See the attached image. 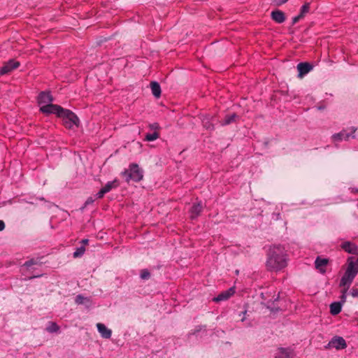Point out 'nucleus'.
I'll use <instances>...</instances> for the list:
<instances>
[{"label": "nucleus", "instance_id": "nucleus-1", "mask_svg": "<svg viewBox=\"0 0 358 358\" xmlns=\"http://www.w3.org/2000/svg\"><path fill=\"white\" fill-rule=\"evenodd\" d=\"M288 255L282 245H273L267 251L266 266L268 271H278L287 266Z\"/></svg>", "mask_w": 358, "mask_h": 358}, {"label": "nucleus", "instance_id": "nucleus-2", "mask_svg": "<svg viewBox=\"0 0 358 358\" xmlns=\"http://www.w3.org/2000/svg\"><path fill=\"white\" fill-rule=\"evenodd\" d=\"M357 273L358 259H355L354 257H350L348 259V266L341 279L339 286L347 287V289H348Z\"/></svg>", "mask_w": 358, "mask_h": 358}, {"label": "nucleus", "instance_id": "nucleus-3", "mask_svg": "<svg viewBox=\"0 0 358 358\" xmlns=\"http://www.w3.org/2000/svg\"><path fill=\"white\" fill-rule=\"evenodd\" d=\"M59 117H62L64 127L67 129H73L79 126V118L72 111L68 109H63Z\"/></svg>", "mask_w": 358, "mask_h": 358}, {"label": "nucleus", "instance_id": "nucleus-4", "mask_svg": "<svg viewBox=\"0 0 358 358\" xmlns=\"http://www.w3.org/2000/svg\"><path fill=\"white\" fill-rule=\"evenodd\" d=\"M122 175L126 177L127 182L131 180L135 182H139L143 177L142 170L136 164H131L129 170H125L122 172Z\"/></svg>", "mask_w": 358, "mask_h": 358}, {"label": "nucleus", "instance_id": "nucleus-5", "mask_svg": "<svg viewBox=\"0 0 358 358\" xmlns=\"http://www.w3.org/2000/svg\"><path fill=\"white\" fill-rule=\"evenodd\" d=\"M357 131V128L352 127L348 129H343L339 133L334 134L331 138L334 142H340L342 141H348L350 138H355V133Z\"/></svg>", "mask_w": 358, "mask_h": 358}, {"label": "nucleus", "instance_id": "nucleus-6", "mask_svg": "<svg viewBox=\"0 0 358 358\" xmlns=\"http://www.w3.org/2000/svg\"><path fill=\"white\" fill-rule=\"evenodd\" d=\"M63 109L64 108L60 106L50 103L41 106L40 111L45 114H56L58 117H59Z\"/></svg>", "mask_w": 358, "mask_h": 358}, {"label": "nucleus", "instance_id": "nucleus-7", "mask_svg": "<svg viewBox=\"0 0 358 358\" xmlns=\"http://www.w3.org/2000/svg\"><path fill=\"white\" fill-rule=\"evenodd\" d=\"M120 185L118 180L115 179L108 182L96 194L98 199H101L103 196L113 189L117 188Z\"/></svg>", "mask_w": 358, "mask_h": 358}, {"label": "nucleus", "instance_id": "nucleus-8", "mask_svg": "<svg viewBox=\"0 0 358 358\" xmlns=\"http://www.w3.org/2000/svg\"><path fill=\"white\" fill-rule=\"evenodd\" d=\"M346 347V342L343 337L334 336L331 338V340L329 342V343L325 348H336V350H343L345 349Z\"/></svg>", "mask_w": 358, "mask_h": 358}, {"label": "nucleus", "instance_id": "nucleus-9", "mask_svg": "<svg viewBox=\"0 0 358 358\" xmlns=\"http://www.w3.org/2000/svg\"><path fill=\"white\" fill-rule=\"evenodd\" d=\"M19 66V62L14 59H10L7 62L4 63L1 67H0V76L8 74Z\"/></svg>", "mask_w": 358, "mask_h": 358}, {"label": "nucleus", "instance_id": "nucleus-10", "mask_svg": "<svg viewBox=\"0 0 358 358\" xmlns=\"http://www.w3.org/2000/svg\"><path fill=\"white\" fill-rule=\"evenodd\" d=\"M235 293V288L231 287L229 289L221 292L216 297L213 299V301L215 302H220L222 301L227 300Z\"/></svg>", "mask_w": 358, "mask_h": 358}, {"label": "nucleus", "instance_id": "nucleus-11", "mask_svg": "<svg viewBox=\"0 0 358 358\" xmlns=\"http://www.w3.org/2000/svg\"><path fill=\"white\" fill-rule=\"evenodd\" d=\"M294 355L293 350L289 348H280L275 353V358H291Z\"/></svg>", "mask_w": 358, "mask_h": 358}, {"label": "nucleus", "instance_id": "nucleus-12", "mask_svg": "<svg viewBox=\"0 0 358 358\" xmlns=\"http://www.w3.org/2000/svg\"><path fill=\"white\" fill-rule=\"evenodd\" d=\"M53 101V97L50 92H41L38 96V103L39 105L48 104Z\"/></svg>", "mask_w": 358, "mask_h": 358}, {"label": "nucleus", "instance_id": "nucleus-13", "mask_svg": "<svg viewBox=\"0 0 358 358\" xmlns=\"http://www.w3.org/2000/svg\"><path fill=\"white\" fill-rule=\"evenodd\" d=\"M328 264V259L326 258H320L317 257L315 261V268L319 270L321 273L326 272V266Z\"/></svg>", "mask_w": 358, "mask_h": 358}, {"label": "nucleus", "instance_id": "nucleus-14", "mask_svg": "<svg viewBox=\"0 0 358 358\" xmlns=\"http://www.w3.org/2000/svg\"><path fill=\"white\" fill-rule=\"evenodd\" d=\"M96 327L102 338H110L111 337L112 331L107 328L105 324L102 323H97Z\"/></svg>", "mask_w": 358, "mask_h": 358}, {"label": "nucleus", "instance_id": "nucleus-15", "mask_svg": "<svg viewBox=\"0 0 358 358\" xmlns=\"http://www.w3.org/2000/svg\"><path fill=\"white\" fill-rule=\"evenodd\" d=\"M203 206L201 202H197L193 204L190 209V217L192 220L196 219L201 213Z\"/></svg>", "mask_w": 358, "mask_h": 358}, {"label": "nucleus", "instance_id": "nucleus-16", "mask_svg": "<svg viewBox=\"0 0 358 358\" xmlns=\"http://www.w3.org/2000/svg\"><path fill=\"white\" fill-rule=\"evenodd\" d=\"M341 248L343 250H344L345 252L350 253V254H357L358 253V247L350 242V241H345L343 242L341 244Z\"/></svg>", "mask_w": 358, "mask_h": 358}, {"label": "nucleus", "instance_id": "nucleus-17", "mask_svg": "<svg viewBox=\"0 0 358 358\" xmlns=\"http://www.w3.org/2000/svg\"><path fill=\"white\" fill-rule=\"evenodd\" d=\"M313 67L308 63H299L297 65V69L299 71V76L303 77L304 75L307 74L312 70Z\"/></svg>", "mask_w": 358, "mask_h": 358}, {"label": "nucleus", "instance_id": "nucleus-18", "mask_svg": "<svg viewBox=\"0 0 358 358\" xmlns=\"http://www.w3.org/2000/svg\"><path fill=\"white\" fill-rule=\"evenodd\" d=\"M271 18L277 23H282L285 20V16L282 11L280 10H273L271 12Z\"/></svg>", "mask_w": 358, "mask_h": 358}, {"label": "nucleus", "instance_id": "nucleus-19", "mask_svg": "<svg viewBox=\"0 0 358 358\" xmlns=\"http://www.w3.org/2000/svg\"><path fill=\"white\" fill-rule=\"evenodd\" d=\"M342 303L335 301L330 305V313L333 315H336L341 313L342 309Z\"/></svg>", "mask_w": 358, "mask_h": 358}, {"label": "nucleus", "instance_id": "nucleus-20", "mask_svg": "<svg viewBox=\"0 0 358 358\" xmlns=\"http://www.w3.org/2000/svg\"><path fill=\"white\" fill-rule=\"evenodd\" d=\"M150 87L152 94L157 98L159 97L161 95V87L159 84L157 82L152 81L150 83Z\"/></svg>", "mask_w": 358, "mask_h": 358}, {"label": "nucleus", "instance_id": "nucleus-21", "mask_svg": "<svg viewBox=\"0 0 358 358\" xmlns=\"http://www.w3.org/2000/svg\"><path fill=\"white\" fill-rule=\"evenodd\" d=\"M236 117V115L235 113H233L231 115H227L224 119L221 122L222 125H227L231 124V122L235 121V119Z\"/></svg>", "mask_w": 358, "mask_h": 358}, {"label": "nucleus", "instance_id": "nucleus-22", "mask_svg": "<svg viewBox=\"0 0 358 358\" xmlns=\"http://www.w3.org/2000/svg\"><path fill=\"white\" fill-rule=\"evenodd\" d=\"M59 326L55 322H50L46 330L50 333H55L59 330Z\"/></svg>", "mask_w": 358, "mask_h": 358}, {"label": "nucleus", "instance_id": "nucleus-23", "mask_svg": "<svg viewBox=\"0 0 358 358\" xmlns=\"http://www.w3.org/2000/svg\"><path fill=\"white\" fill-rule=\"evenodd\" d=\"M159 135L157 131L152 134H147L145 137V140L147 141H153L159 138Z\"/></svg>", "mask_w": 358, "mask_h": 358}, {"label": "nucleus", "instance_id": "nucleus-24", "mask_svg": "<svg viewBox=\"0 0 358 358\" xmlns=\"http://www.w3.org/2000/svg\"><path fill=\"white\" fill-rule=\"evenodd\" d=\"M310 9V3H306L304 5L302 6L300 10V15L303 17L309 12Z\"/></svg>", "mask_w": 358, "mask_h": 358}, {"label": "nucleus", "instance_id": "nucleus-25", "mask_svg": "<svg viewBox=\"0 0 358 358\" xmlns=\"http://www.w3.org/2000/svg\"><path fill=\"white\" fill-rule=\"evenodd\" d=\"M85 251V248L84 246H81L78 248L76 250L73 252V257L77 258L81 257Z\"/></svg>", "mask_w": 358, "mask_h": 358}, {"label": "nucleus", "instance_id": "nucleus-26", "mask_svg": "<svg viewBox=\"0 0 358 358\" xmlns=\"http://www.w3.org/2000/svg\"><path fill=\"white\" fill-rule=\"evenodd\" d=\"M38 261L36 259H30L27 261L24 264L23 267H26L27 269L30 268L31 266L38 264Z\"/></svg>", "mask_w": 358, "mask_h": 358}, {"label": "nucleus", "instance_id": "nucleus-27", "mask_svg": "<svg viewBox=\"0 0 358 358\" xmlns=\"http://www.w3.org/2000/svg\"><path fill=\"white\" fill-rule=\"evenodd\" d=\"M345 287V288H344V289L342 291V294H341V297H340L341 301H339L340 303H342V305H343V303H345V301H346V298H347V296H346V292H347V291H348V289H347V287Z\"/></svg>", "mask_w": 358, "mask_h": 358}, {"label": "nucleus", "instance_id": "nucleus-28", "mask_svg": "<svg viewBox=\"0 0 358 358\" xmlns=\"http://www.w3.org/2000/svg\"><path fill=\"white\" fill-rule=\"evenodd\" d=\"M150 272L148 270H143L141 273V278L142 279H148L150 278Z\"/></svg>", "mask_w": 358, "mask_h": 358}, {"label": "nucleus", "instance_id": "nucleus-29", "mask_svg": "<svg viewBox=\"0 0 358 358\" xmlns=\"http://www.w3.org/2000/svg\"><path fill=\"white\" fill-rule=\"evenodd\" d=\"M85 298L80 294L76 296L75 301L77 304H82L84 303Z\"/></svg>", "mask_w": 358, "mask_h": 358}, {"label": "nucleus", "instance_id": "nucleus-30", "mask_svg": "<svg viewBox=\"0 0 358 358\" xmlns=\"http://www.w3.org/2000/svg\"><path fill=\"white\" fill-rule=\"evenodd\" d=\"M350 294L352 297H358V289L357 288H352L350 291Z\"/></svg>", "mask_w": 358, "mask_h": 358}, {"label": "nucleus", "instance_id": "nucleus-31", "mask_svg": "<svg viewBox=\"0 0 358 358\" xmlns=\"http://www.w3.org/2000/svg\"><path fill=\"white\" fill-rule=\"evenodd\" d=\"M302 18H303V17L301 16L300 14H299L297 16H295L294 17H293L292 23L293 24H296L297 22H299Z\"/></svg>", "mask_w": 358, "mask_h": 358}, {"label": "nucleus", "instance_id": "nucleus-32", "mask_svg": "<svg viewBox=\"0 0 358 358\" xmlns=\"http://www.w3.org/2000/svg\"><path fill=\"white\" fill-rule=\"evenodd\" d=\"M93 203H94V199L92 197H90L86 200V201L85 203V206H87L90 204H92Z\"/></svg>", "mask_w": 358, "mask_h": 358}, {"label": "nucleus", "instance_id": "nucleus-33", "mask_svg": "<svg viewBox=\"0 0 358 358\" xmlns=\"http://www.w3.org/2000/svg\"><path fill=\"white\" fill-rule=\"evenodd\" d=\"M150 128L153 130H157L159 129V124L157 123H153L150 124Z\"/></svg>", "mask_w": 358, "mask_h": 358}, {"label": "nucleus", "instance_id": "nucleus-34", "mask_svg": "<svg viewBox=\"0 0 358 358\" xmlns=\"http://www.w3.org/2000/svg\"><path fill=\"white\" fill-rule=\"evenodd\" d=\"M288 0H274L277 5H281L286 3Z\"/></svg>", "mask_w": 358, "mask_h": 358}, {"label": "nucleus", "instance_id": "nucleus-35", "mask_svg": "<svg viewBox=\"0 0 358 358\" xmlns=\"http://www.w3.org/2000/svg\"><path fill=\"white\" fill-rule=\"evenodd\" d=\"M203 124H204V127L207 129H213V126L210 124H207L206 122H203Z\"/></svg>", "mask_w": 358, "mask_h": 358}, {"label": "nucleus", "instance_id": "nucleus-36", "mask_svg": "<svg viewBox=\"0 0 358 358\" xmlns=\"http://www.w3.org/2000/svg\"><path fill=\"white\" fill-rule=\"evenodd\" d=\"M5 228V224L4 222L2 220H0V231L3 230Z\"/></svg>", "mask_w": 358, "mask_h": 358}, {"label": "nucleus", "instance_id": "nucleus-37", "mask_svg": "<svg viewBox=\"0 0 358 358\" xmlns=\"http://www.w3.org/2000/svg\"><path fill=\"white\" fill-rule=\"evenodd\" d=\"M88 242H89V240H88V239H83V240H82V241H81V243H82L83 244H84V245L87 244V243H88Z\"/></svg>", "mask_w": 358, "mask_h": 358}, {"label": "nucleus", "instance_id": "nucleus-38", "mask_svg": "<svg viewBox=\"0 0 358 358\" xmlns=\"http://www.w3.org/2000/svg\"><path fill=\"white\" fill-rule=\"evenodd\" d=\"M41 275H39V274H38V275H34V276L29 277V278H30V279H31V278H34L39 277V276H41Z\"/></svg>", "mask_w": 358, "mask_h": 358}]
</instances>
